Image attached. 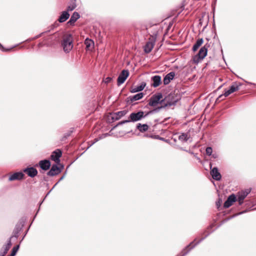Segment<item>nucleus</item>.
<instances>
[{"label": "nucleus", "instance_id": "nucleus-1", "mask_svg": "<svg viewBox=\"0 0 256 256\" xmlns=\"http://www.w3.org/2000/svg\"><path fill=\"white\" fill-rule=\"evenodd\" d=\"M162 98V95L161 93V109L168 108L176 105L178 100H180V96L178 94L171 92L165 96L164 98Z\"/></svg>", "mask_w": 256, "mask_h": 256}, {"label": "nucleus", "instance_id": "nucleus-2", "mask_svg": "<svg viewBox=\"0 0 256 256\" xmlns=\"http://www.w3.org/2000/svg\"><path fill=\"white\" fill-rule=\"evenodd\" d=\"M64 50L69 52L73 48V38L71 34H66L64 35L62 43Z\"/></svg>", "mask_w": 256, "mask_h": 256}, {"label": "nucleus", "instance_id": "nucleus-3", "mask_svg": "<svg viewBox=\"0 0 256 256\" xmlns=\"http://www.w3.org/2000/svg\"><path fill=\"white\" fill-rule=\"evenodd\" d=\"M207 52L208 49L205 45L200 49L198 53L194 57V62L197 64L200 62V60H202L206 56Z\"/></svg>", "mask_w": 256, "mask_h": 256}, {"label": "nucleus", "instance_id": "nucleus-4", "mask_svg": "<svg viewBox=\"0 0 256 256\" xmlns=\"http://www.w3.org/2000/svg\"><path fill=\"white\" fill-rule=\"evenodd\" d=\"M144 116V112H132L130 116V120L124 121L122 124L130 122H136L141 120Z\"/></svg>", "mask_w": 256, "mask_h": 256}, {"label": "nucleus", "instance_id": "nucleus-5", "mask_svg": "<svg viewBox=\"0 0 256 256\" xmlns=\"http://www.w3.org/2000/svg\"><path fill=\"white\" fill-rule=\"evenodd\" d=\"M210 174L212 178L216 180L220 181L222 179V175L218 171L217 167H214L212 168V165L210 164Z\"/></svg>", "mask_w": 256, "mask_h": 256}, {"label": "nucleus", "instance_id": "nucleus-6", "mask_svg": "<svg viewBox=\"0 0 256 256\" xmlns=\"http://www.w3.org/2000/svg\"><path fill=\"white\" fill-rule=\"evenodd\" d=\"M237 200L236 195L234 194L230 195L224 204V207L226 208H230L234 202Z\"/></svg>", "mask_w": 256, "mask_h": 256}, {"label": "nucleus", "instance_id": "nucleus-7", "mask_svg": "<svg viewBox=\"0 0 256 256\" xmlns=\"http://www.w3.org/2000/svg\"><path fill=\"white\" fill-rule=\"evenodd\" d=\"M250 192V190H246L244 192L238 193L237 196V200L238 201L240 206H241L243 204L244 199Z\"/></svg>", "mask_w": 256, "mask_h": 256}, {"label": "nucleus", "instance_id": "nucleus-8", "mask_svg": "<svg viewBox=\"0 0 256 256\" xmlns=\"http://www.w3.org/2000/svg\"><path fill=\"white\" fill-rule=\"evenodd\" d=\"M176 76V72H170L164 76L163 82L164 85L169 84L171 81L174 79Z\"/></svg>", "mask_w": 256, "mask_h": 256}, {"label": "nucleus", "instance_id": "nucleus-9", "mask_svg": "<svg viewBox=\"0 0 256 256\" xmlns=\"http://www.w3.org/2000/svg\"><path fill=\"white\" fill-rule=\"evenodd\" d=\"M160 101V94H157L152 96L150 99L149 104L150 106L155 107L156 106Z\"/></svg>", "mask_w": 256, "mask_h": 256}, {"label": "nucleus", "instance_id": "nucleus-10", "mask_svg": "<svg viewBox=\"0 0 256 256\" xmlns=\"http://www.w3.org/2000/svg\"><path fill=\"white\" fill-rule=\"evenodd\" d=\"M129 74L128 72L126 70H123L118 78V86L124 82Z\"/></svg>", "mask_w": 256, "mask_h": 256}, {"label": "nucleus", "instance_id": "nucleus-11", "mask_svg": "<svg viewBox=\"0 0 256 256\" xmlns=\"http://www.w3.org/2000/svg\"><path fill=\"white\" fill-rule=\"evenodd\" d=\"M61 156V151L60 150H56L52 153L51 155V158L52 160L58 164L60 162V158Z\"/></svg>", "mask_w": 256, "mask_h": 256}, {"label": "nucleus", "instance_id": "nucleus-12", "mask_svg": "<svg viewBox=\"0 0 256 256\" xmlns=\"http://www.w3.org/2000/svg\"><path fill=\"white\" fill-rule=\"evenodd\" d=\"M84 44L86 45V50H92L94 48V42L92 40L89 38L86 39Z\"/></svg>", "mask_w": 256, "mask_h": 256}, {"label": "nucleus", "instance_id": "nucleus-13", "mask_svg": "<svg viewBox=\"0 0 256 256\" xmlns=\"http://www.w3.org/2000/svg\"><path fill=\"white\" fill-rule=\"evenodd\" d=\"M40 167L44 170H48L50 166V162L48 160H41L39 162Z\"/></svg>", "mask_w": 256, "mask_h": 256}, {"label": "nucleus", "instance_id": "nucleus-14", "mask_svg": "<svg viewBox=\"0 0 256 256\" xmlns=\"http://www.w3.org/2000/svg\"><path fill=\"white\" fill-rule=\"evenodd\" d=\"M24 172H26L28 175V176L30 177H34L36 176L38 174L36 170L34 168H26L24 170Z\"/></svg>", "mask_w": 256, "mask_h": 256}, {"label": "nucleus", "instance_id": "nucleus-15", "mask_svg": "<svg viewBox=\"0 0 256 256\" xmlns=\"http://www.w3.org/2000/svg\"><path fill=\"white\" fill-rule=\"evenodd\" d=\"M60 172V169L56 165H53L48 174L50 176H55L59 174Z\"/></svg>", "mask_w": 256, "mask_h": 256}, {"label": "nucleus", "instance_id": "nucleus-16", "mask_svg": "<svg viewBox=\"0 0 256 256\" xmlns=\"http://www.w3.org/2000/svg\"><path fill=\"white\" fill-rule=\"evenodd\" d=\"M24 176V174L21 172H16L9 177L10 180H16L22 179Z\"/></svg>", "mask_w": 256, "mask_h": 256}, {"label": "nucleus", "instance_id": "nucleus-17", "mask_svg": "<svg viewBox=\"0 0 256 256\" xmlns=\"http://www.w3.org/2000/svg\"><path fill=\"white\" fill-rule=\"evenodd\" d=\"M70 14L68 12H62V14L58 19V21L59 22H63L66 21L68 18Z\"/></svg>", "mask_w": 256, "mask_h": 256}, {"label": "nucleus", "instance_id": "nucleus-18", "mask_svg": "<svg viewBox=\"0 0 256 256\" xmlns=\"http://www.w3.org/2000/svg\"><path fill=\"white\" fill-rule=\"evenodd\" d=\"M80 18V14L77 12H74L70 20L68 22V24L72 25L76 21V20Z\"/></svg>", "mask_w": 256, "mask_h": 256}, {"label": "nucleus", "instance_id": "nucleus-19", "mask_svg": "<svg viewBox=\"0 0 256 256\" xmlns=\"http://www.w3.org/2000/svg\"><path fill=\"white\" fill-rule=\"evenodd\" d=\"M154 46V43L152 42V41H148V42L145 46H144V50L145 52L148 53L150 52Z\"/></svg>", "mask_w": 256, "mask_h": 256}, {"label": "nucleus", "instance_id": "nucleus-20", "mask_svg": "<svg viewBox=\"0 0 256 256\" xmlns=\"http://www.w3.org/2000/svg\"><path fill=\"white\" fill-rule=\"evenodd\" d=\"M146 85V83L144 82H142L140 84L139 86L132 88L130 91L132 92H138L144 90Z\"/></svg>", "mask_w": 256, "mask_h": 256}, {"label": "nucleus", "instance_id": "nucleus-21", "mask_svg": "<svg viewBox=\"0 0 256 256\" xmlns=\"http://www.w3.org/2000/svg\"><path fill=\"white\" fill-rule=\"evenodd\" d=\"M190 136L188 133H182L178 136V140L182 142H186L189 139Z\"/></svg>", "mask_w": 256, "mask_h": 256}, {"label": "nucleus", "instance_id": "nucleus-22", "mask_svg": "<svg viewBox=\"0 0 256 256\" xmlns=\"http://www.w3.org/2000/svg\"><path fill=\"white\" fill-rule=\"evenodd\" d=\"M242 85L241 83H238L237 84L236 82H234L233 84L230 86L229 89L232 92H234L240 89V87Z\"/></svg>", "mask_w": 256, "mask_h": 256}, {"label": "nucleus", "instance_id": "nucleus-23", "mask_svg": "<svg viewBox=\"0 0 256 256\" xmlns=\"http://www.w3.org/2000/svg\"><path fill=\"white\" fill-rule=\"evenodd\" d=\"M202 38L198 40L192 47V50L194 51H196L198 48L202 45Z\"/></svg>", "mask_w": 256, "mask_h": 256}, {"label": "nucleus", "instance_id": "nucleus-24", "mask_svg": "<svg viewBox=\"0 0 256 256\" xmlns=\"http://www.w3.org/2000/svg\"><path fill=\"white\" fill-rule=\"evenodd\" d=\"M153 83L152 86L154 87H156L158 86L160 84V76H154L152 78Z\"/></svg>", "mask_w": 256, "mask_h": 256}, {"label": "nucleus", "instance_id": "nucleus-25", "mask_svg": "<svg viewBox=\"0 0 256 256\" xmlns=\"http://www.w3.org/2000/svg\"><path fill=\"white\" fill-rule=\"evenodd\" d=\"M12 246V243L10 240L8 244L5 246L4 248V252L2 253H0V256H4L8 252V251L10 248V246Z\"/></svg>", "mask_w": 256, "mask_h": 256}, {"label": "nucleus", "instance_id": "nucleus-26", "mask_svg": "<svg viewBox=\"0 0 256 256\" xmlns=\"http://www.w3.org/2000/svg\"><path fill=\"white\" fill-rule=\"evenodd\" d=\"M137 128L141 132H144L148 130V126L146 124H139L137 126Z\"/></svg>", "mask_w": 256, "mask_h": 256}, {"label": "nucleus", "instance_id": "nucleus-27", "mask_svg": "<svg viewBox=\"0 0 256 256\" xmlns=\"http://www.w3.org/2000/svg\"><path fill=\"white\" fill-rule=\"evenodd\" d=\"M144 96V94L142 92L138 93L134 96L132 98H131V100L132 101H135L137 100H139L141 99Z\"/></svg>", "mask_w": 256, "mask_h": 256}, {"label": "nucleus", "instance_id": "nucleus-28", "mask_svg": "<svg viewBox=\"0 0 256 256\" xmlns=\"http://www.w3.org/2000/svg\"><path fill=\"white\" fill-rule=\"evenodd\" d=\"M126 114V110L118 112L114 114L116 115V119L118 120V119L120 118L121 117L124 116Z\"/></svg>", "mask_w": 256, "mask_h": 256}, {"label": "nucleus", "instance_id": "nucleus-29", "mask_svg": "<svg viewBox=\"0 0 256 256\" xmlns=\"http://www.w3.org/2000/svg\"><path fill=\"white\" fill-rule=\"evenodd\" d=\"M248 212V210H243V211H242V212H238V214H234V215H233V216H230V218H227L226 219L224 220V222H227L228 220H230V219H232V218H234V217H236V216H239V215L242 214H244V213H245V212Z\"/></svg>", "mask_w": 256, "mask_h": 256}, {"label": "nucleus", "instance_id": "nucleus-30", "mask_svg": "<svg viewBox=\"0 0 256 256\" xmlns=\"http://www.w3.org/2000/svg\"><path fill=\"white\" fill-rule=\"evenodd\" d=\"M76 7V4L74 2H72L67 8L68 11H72Z\"/></svg>", "mask_w": 256, "mask_h": 256}, {"label": "nucleus", "instance_id": "nucleus-31", "mask_svg": "<svg viewBox=\"0 0 256 256\" xmlns=\"http://www.w3.org/2000/svg\"><path fill=\"white\" fill-rule=\"evenodd\" d=\"M206 154L208 156L212 155V148L210 147V146L207 147L206 150Z\"/></svg>", "mask_w": 256, "mask_h": 256}, {"label": "nucleus", "instance_id": "nucleus-32", "mask_svg": "<svg viewBox=\"0 0 256 256\" xmlns=\"http://www.w3.org/2000/svg\"><path fill=\"white\" fill-rule=\"evenodd\" d=\"M18 248H19L18 246H17L13 248L12 250V253H11L12 256H14L16 255V253L17 252L18 250Z\"/></svg>", "mask_w": 256, "mask_h": 256}, {"label": "nucleus", "instance_id": "nucleus-33", "mask_svg": "<svg viewBox=\"0 0 256 256\" xmlns=\"http://www.w3.org/2000/svg\"><path fill=\"white\" fill-rule=\"evenodd\" d=\"M226 97H224V95L223 94H222L218 96V97L216 98V102H219L220 101L224 100L225 98Z\"/></svg>", "mask_w": 256, "mask_h": 256}, {"label": "nucleus", "instance_id": "nucleus-34", "mask_svg": "<svg viewBox=\"0 0 256 256\" xmlns=\"http://www.w3.org/2000/svg\"><path fill=\"white\" fill-rule=\"evenodd\" d=\"M232 93V92L230 91V89H228V90H225L224 93L223 94L224 95V97H226V96H228Z\"/></svg>", "mask_w": 256, "mask_h": 256}, {"label": "nucleus", "instance_id": "nucleus-35", "mask_svg": "<svg viewBox=\"0 0 256 256\" xmlns=\"http://www.w3.org/2000/svg\"><path fill=\"white\" fill-rule=\"evenodd\" d=\"M232 93V92L230 91V89H228V90H225L224 93L223 94L224 95V97H226V96H228Z\"/></svg>", "mask_w": 256, "mask_h": 256}, {"label": "nucleus", "instance_id": "nucleus-36", "mask_svg": "<svg viewBox=\"0 0 256 256\" xmlns=\"http://www.w3.org/2000/svg\"><path fill=\"white\" fill-rule=\"evenodd\" d=\"M59 24L58 22H56L53 24L51 26V29L53 30L56 28H57Z\"/></svg>", "mask_w": 256, "mask_h": 256}, {"label": "nucleus", "instance_id": "nucleus-37", "mask_svg": "<svg viewBox=\"0 0 256 256\" xmlns=\"http://www.w3.org/2000/svg\"><path fill=\"white\" fill-rule=\"evenodd\" d=\"M188 152H189L190 154H192L194 155V157H195L197 160H200V158H198V154H195V153H194L193 152L190 151V150H189V151H188Z\"/></svg>", "mask_w": 256, "mask_h": 256}, {"label": "nucleus", "instance_id": "nucleus-38", "mask_svg": "<svg viewBox=\"0 0 256 256\" xmlns=\"http://www.w3.org/2000/svg\"><path fill=\"white\" fill-rule=\"evenodd\" d=\"M111 80H112V78H110L108 77V78H106L104 81L105 83H108L111 81Z\"/></svg>", "mask_w": 256, "mask_h": 256}, {"label": "nucleus", "instance_id": "nucleus-39", "mask_svg": "<svg viewBox=\"0 0 256 256\" xmlns=\"http://www.w3.org/2000/svg\"><path fill=\"white\" fill-rule=\"evenodd\" d=\"M161 140L162 141H164V142H169L170 141V140L169 139H166V138H162V137H161Z\"/></svg>", "mask_w": 256, "mask_h": 256}, {"label": "nucleus", "instance_id": "nucleus-40", "mask_svg": "<svg viewBox=\"0 0 256 256\" xmlns=\"http://www.w3.org/2000/svg\"><path fill=\"white\" fill-rule=\"evenodd\" d=\"M214 226V224H212L208 226L207 230H210L212 229Z\"/></svg>", "mask_w": 256, "mask_h": 256}, {"label": "nucleus", "instance_id": "nucleus-41", "mask_svg": "<svg viewBox=\"0 0 256 256\" xmlns=\"http://www.w3.org/2000/svg\"><path fill=\"white\" fill-rule=\"evenodd\" d=\"M211 156H212V158H216L218 157V156L216 154H212V155H211Z\"/></svg>", "mask_w": 256, "mask_h": 256}, {"label": "nucleus", "instance_id": "nucleus-42", "mask_svg": "<svg viewBox=\"0 0 256 256\" xmlns=\"http://www.w3.org/2000/svg\"><path fill=\"white\" fill-rule=\"evenodd\" d=\"M222 202L220 199H219V200L218 202H216V206H218L220 205V202Z\"/></svg>", "mask_w": 256, "mask_h": 256}, {"label": "nucleus", "instance_id": "nucleus-43", "mask_svg": "<svg viewBox=\"0 0 256 256\" xmlns=\"http://www.w3.org/2000/svg\"><path fill=\"white\" fill-rule=\"evenodd\" d=\"M0 48L3 50V51H6V50H5L4 48V47L2 46L0 44Z\"/></svg>", "mask_w": 256, "mask_h": 256}, {"label": "nucleus", "instance_id": "nucleus-44", "mask_svg": "<svg viewBox=\"0 0 256 256\" xmlns=\"http://www.w3.org/2000/svg\"><path fill=\"white\" fill-rule=\"evenodd\" d=\"M179 148L180 150H184V151H186L187 152H188V150H186L184 148H182V147H180Z\"/></svg>", "mask_w": 256, "mask_h": 256}, {"label": "nucleus", "instance_id": "nucleus-45", "mask_svg": "<svg viewBox=\"0 0 256 256\" xmlns=\"http://www.w3.org/2000/svg\"><path fill=\"white\" fill-rule=\"evenodd\" d=\"M179 148L180 150H184V151H186L187 152H188V150H186L184 148H182V147H180Z\"/></svg>", "mask_w": 256, "mask_h": 256}, {"label": "nucleus", "instance_id": "nucleus-46", "mask_svg": "<svg viewBox=\"0 0 256 256\" xmlns=\"http://www.w3.org/2000/svg\"><path fill=\"white\" fill-rule=\"evenodd\" d=\"M246 82L248 83V84H254V85L255 84H254V83H252V82H246V81H245Z\"/></svg>", "mask_w": 256, "mask_h": 256}, {"label": "nucleus", "instance_id": "nucleus-47", "mask_svg": "<svg viewBox=\"0 0 256 256\" xmlns=\"http://www.w3.org/2000/svg\"><path fill=\"white\" fill-rule=\"evenodd\" d=\"M42 46V44H41V43H40V44H38V46H39V47Z\"/></svg>", "mask_w": 256, "mask_h": 256}, {"label": "nucleus", "instance_id": "nucleus-48", "mask_svg": "<svg viewBox=\"0 0 256 256\" xmlns=\"http://www.w3.org/2000/svg\"><path fill=\"white\" fill-rule=\"evenodd\" d=\"M42 33L40 34L39 36H37L36 38H38L40 36L42 35Z\"/></svg>", "mask_w": 256, "mask_h": 256}, {"label": "nucleus", "instance_id": "nucleus-49", "mask_svg": "<svg viewBox=\"0 0 256 256\" xmlns=\"http://www.w3.org/2000/svg\"><path fill=\"white\" fill-rule=\"evenodd\" d=\"M222 86V84L218 87V90L220 89Z\"/></svg>", "mask_w": 256, "mask_h": 256}, {"label": "nucleus", "instance_id": "nucleus-50", "mask_svg": "<svg viewBox=\"0 0 256 256\" xmlns=\"http://www.w3.org/2000/svg\"><path fill=\"white\" fill-rule=\"evenodd\" d=\"M254 209H256V208Z\"/></svg>", "mask_w": 256, "mask_h": 256}]
</instances>
